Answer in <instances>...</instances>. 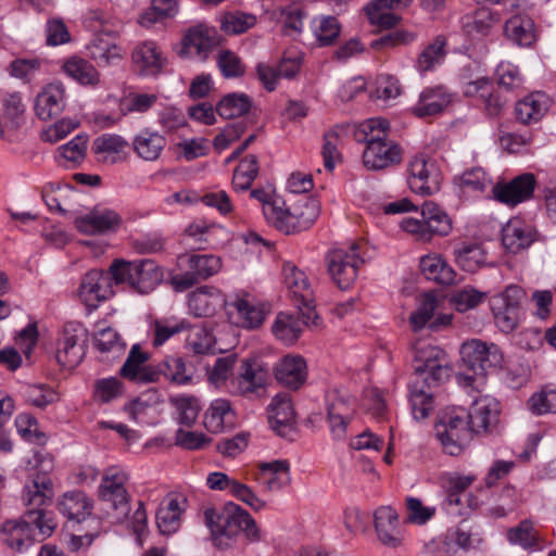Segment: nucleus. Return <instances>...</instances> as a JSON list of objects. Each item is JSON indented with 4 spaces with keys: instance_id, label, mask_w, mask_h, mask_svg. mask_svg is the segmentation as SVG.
Wrapping results in <instances>:
<instances>
[{
    "instance_id": "obj_1",
    "label": "nucleus",
    "mask_w": 556,
    "mask_h": 556,
    "mask_svg": "<svg viewBox=\"0 0 556 556\" xmlns=\"http://www.w3.org/2000/svg\"><path fill=\"white\" fill-rule=\"evenodd\" d=\"M54 496L53 482L45 473H37L24 486L22 500L25 514L17 519L5 520L0 527L2 543L14 552L27 549L36 540L50 536L56 523L45 510Z\"/></svg>"
},
{
    "instance_id": "obj_2",
    "label": "nucleus",
    "mask_w": 556,
    "mask_h": 556,
    "mask_svg": "<svg viewBox=\"0 0 556 556\" xmlns=\"http://www.w3.org/2000/svg\"><path fill=\"white\" fill-rule=\"evenodd\" d=\"M409 382V402L416 420L427 418L433 408L432 388L446 381L452 372L446 353L432 345L420 348L413 361Z\"/></svg>"
},
{
    "instance_id": "obj_3",
    "label": "nucleus",
    "mask_w": 556,
    "mask_h": 556,
    "mask_svg": "<svg viewBox=\"0 0 556 556\" xmlns=\"http://www.w3.org/2000/svg\"><path fill=\"white\" fill-rule=\"evenodd\" d=\"M250 195L262 203L266 222L286 235L308 229L320 212L319 202L312 198L305 197L287 207L285 200L264 189H253Z\"/></svg>"
},
{
    "instance_id": "obj_4",
    "label": "nucleus",
    "mask_w": 556,
    "mask_h": 556,
    "mask_svg": "<svg viewBox=\"0 0 556 556\" xmlns=\"http://www.w3.org/2000/svg\"><path fill=\"white\" fill-rule=\"evenodd\" d=\"M204 519L218 545H227L228 543L224 542V539L230 540L240 531H243L251 541L261 540L260 529L255 520L247 510L235 503L226 504L222 511L214 508L205 509Z\"/></svg>"
},
{
    "instance_id": "obj_5",
    "label": "nucleus",
    "mask_w": 556,
    "mask_h": 556,
    "mask_svg": "<svg viewBox=\"0 0 556 556\" xmlns=\"http://www.w3.org/2000/svg\"><path fill=\"white\" fill-rule=\"evenodd\" d=\"M389 128V122L381 117L368 118L361 125L366 141L363 161L367 168L382 169L400 163L401 149L393 141L388 140Z\"/></svg>"
},
{
    "instance_id": "obj_6",
    "label": "nucleus",
    "mask_w": 556,
    "mask_h": 556,
    "mask_svg": "<svg viewBox=\"0 0 556 556\" xmlns=\"http://www.w3.org/2000/svg\"><path fill=\"white\" fill-rule=\"evenodd\" d=\"M463 364L473 372V376L458 374L457 382L465 388L477 389V382L481 383L484 375L491 368L502 365L503 353L494 343H486L479 339L464 342L459 350Z\"/></svg>"
},
{
    "instance_id": "obj_7",
    "label": "nucleus",
    "mask_w": 556,
    "mask_h": 556,
    "mask_svg": "<svg viewBox=\"0 0 556 556\" xmlns=\"http://www.w3.org/2000/svg\"><path fill=\"white\" fill-rule=\"evenodd\" d=\"M127 473L116 467L108 468L98 486V498L111 522H123L129 515V494L126 489Z\"/></svg>"
},
{
    "instance_id": "obj_8",
    "label": "nucleus",
    "mask_w": 556,
    "mask_h": 556,
    "mask_svg": "<svg viewBox=\"0 0 556 556\" xmlns=\"http://www.w3.org/2000/svg\"><path fill=\"white\" fill-rule=\"evenodd\" d=\"M468 412L465 408H451L443 412L435 424V435L444 453L460 455L472 439Z\"/></svg>"
},
{
    "instance_id": "obj_9",
    "label": "nucleus",
    "mask_w": 556,
    "mask_h": 556,
    "mask_svg": "<svg viewBox=\"0 0 556 556\" xmlns=\"http://www.w3.org/2000/svg\"><path fill=\"white\" fill-rule=\"evenodd\" d=\"M420 215V219L404 218L401 222L402 229L421 241H430L433 236H447L452 231L451 217L437 203L424 202Z\"/></svg>"
},
{
    "instance_id": "obj_10",
    "label": "nucleus",
    "mask_w": 556,
    "mask_h": 556,
    "mask_svg": "<svg viewBox=\"0 0 556 556\" xmlns=\"http://www.w3.org/2000/svg\"><path fill=\"white\" fill-rule=\"evenodd\" d=\"M327 269L333 282L342 290L349 289L358 276V267L364 263L361 244L352 243L331 250L326 256Z\"/></svg>"
},
{
    "instance_id": "obj_11",
    "label": "nucleus",
    "mask_w": 556,
    "mask_h": 556,
    "mask_svg": "<svg viewBox=\"0 0 556 556\" xmlns=\"http://www.w3.org/2000/svg\"><path fill=\"white\" fill-rule=\"evenodd\" d=\"M179 261L187 270L172 277V283L176 291H185L198 281L217 274L222 268L220 258L213 254L182 255Z\"/></svg>"
},
{
    "instance_id": "obj_12",
    "label": "nucleus",
    "mask_w": 556,
    "mask_h": 556,
    "mask_svg": "<svg viewBox=\"0 0 556 556\" xmlns=\"http://www.w3.org/2000/svg\"><path fill=\"white\" fill-rule=\"evenodd\" d=\"M525 291L515 285L508 286L502 293L491 300L495 324L503 332H511L521 317V302Z\"/></svg>"
},
{
    "instance_id": "obj_13",
    "label": "nucleus",
    "mask_w": 556,
    "mask_h": 556,
    "mask_svg": "<svg viewBox=\"0 0 556 556\" xmlns=\"http://www.w3.org/2000/svg\"><path fill=\"white\" fill-rule=\"evenodd\" d=\"M326 419L332 437L342 440L346 435L348 425L356 409L355 400L339 390H330L325 395Z\"/></svg>"
},
{
    "instance_id": "obj_14",
    "label": "nucleus",
    "mask_w": 556,
    "mask_h": 556,
    "mask_svg": "<svg viewBox=\"0 0 556 556\" xmlns=\"http://www.w3.org/2000/svg\"><path fill=\"white\" fill-rule=\"evenodd\" d=\"M86 328L75 321L66 323L63 327L56 351L60 365L74 368L80 364L86 355Z\"/></svg>"
},
{
    "instance_id": "obj_15",
    "label": "nucleus",
    "mask_w": 556,
    "mask_h": 556,
    "mask_svg": "<svg viewBox=\"0 0 556 556\" xmlns=\"http://www.w3.org/2000/svg\"><path fill=\"white\" fill-rule=\"evenodd\" d=\"M407 172V182L413 192L429 195L440 190L442 177L433 160L416 155L408 163Z\"/></svg>"
},
{
    "instance_id": "obj_16",
    "label": "nucleus",
    "mask_w": 556,
    "mask_h": 556,
    "mask_svg": "<svg viewBox=\"0 0 556 556\" xmlns=\"http://www.w3.org/2000/svg\"><path fill=\"white\" fill-rule=\"evenodd\" d=\"M318 315L315 313L314 307L299 309L296 314L280 312L271 326V331L275 338L286 345L294 344L304 326H317Z\"/></svg>"
},
{
    "instance_id": "obj_17",
    "label": "nucleus",
    "mask_w": 556,
    "mask_h": 556,
    "mask_svg": "<svg viewBox=\"0 0 556 556\" xmlns=\"http://www.w3.org/2000/svg\"><path fill=\"white\" fill-rule=\"evenodd\" d=\"M121 223L122 217L117 212L102 206H96L74 220L76 229L86 236H100L116 231Z\"/></svg>"
},
{
    "instance_id": "obj_18",
    "label": "nucleus",
    "mask_w": 556,
    "mask_h": 556,
    "mask_svg": "<svg viewBox=\"0 0 556 556\" xmlns=\"http://www.w3.org/2000/svg\"><path fill=\"white\" fill-rule=\"evenodd\" d=\"M535 178L533 174L526 173L519 175L508 182L500 181L492 186L491 192L494 200L515 206L533 194Z\"/></svg>"
},
{
    "instance_id": "obj_19",
    "label": "nucleus",
    "mask_w": 556,
    "mask_h": 556,
    "mask_svg": "<svg viewBox=\"0 0 556 556\" xmlns=\"http://www.w3.org/2000/svg\"><path fill=\"white\" fill-rule=\"evenodd\" d=\"M217 45L218 37L214 28L194 26L185 34L179 55L203 61Z\"/></svg>"
},
{
    "instance_id": "obj_20",
    "label": "nucleus",
    "mask_w": 556,
    "mask_h": 556,
    "mask_svg": "<svg viewBox=\"0 0 556 556\" xmlns=\"http://www.w3.org/2000/svg\"><path fill=\"white\" fill-rule=\"evenodd\" d=\"M268 380V369L258 359H244L232 381L236 392L243 396L258 393Z\"/></svg>"
},
{
    "instance_id": "obj_21",
    "label": "nucleus",
    "mask_w": 556,
    "mask_h": 556,
    "mask_svg": "<svg viewBox=\"0 0 556 556\" xmlns=\"http://www.w3.org/2000/svg\"><path fill=\"white\" fill-rule=\"evenodd\" d=\"M463 92L466 97L478 98L485 113L491 117L498 116L507 102L486 77L465 83Z\"/></svg>"
},
{
    "instance_id": "obj_22",
    "label": "nucleus",
    "mask_w": 556,
    "mask_h": 556,
    "mask_svg": "<svg viewBox=\"0 0 556 556\" xmlns=\"http://www.w3.org/2000/svg\"><path fill=\"white\" fill-rule=\"evenodd\" d=\"M135 71L141 76H156L166 64V58L160 47L151 40L138 43L131 53Z\"/></svg>"
},
{
    "instance_id": "obj_23",
    "label": "nucleus",
    "mask_w": 556,
    "mask_h": 556,
    "mask_svg": "<svg viewBox=\"0 0 556 556\" xmlns=\"http://www.w3.org/2000/svg\"><path fill=\"white\" fill-rule=\"evenodd\" d=\"M378 540L388 547H397L404 540L397 513L390 506H381L374 514Z\"/></svg>"
},
{
    "instance_id": "obj_24",
    "label": "nucleus",
    "mask_w": 556,
    "mask_h": 556,
    "mask_svg": "<svg viewBox=\"0 0 556 556\" xmlns=\"http://www.w3.org/2000/svg\"><path fill=\"white\" fill-rule=\"evenodd\" d=\"M148 358V354L141 351L139 344L132 345L119 370V375L139 384L156 381L159 379V371L147 364Z\"/></svg>"
},
{
    "instance_id": "obj_25",
    "label": "nucleus",
    "mask_w": 556,
    "mask_h": 556,
    "mask_svg": "<svg viewBox=\"0 0 556 556\" xmlns=\"http://www.w3.org/2000/svg\"><path fill=\"white\" fill-rule=\"evenodd\" d=\"M500 404L495 399L483 396L475 400L468 413L469 427L472 433H491L498 420Z\"/></svg>"
},
{
    "instance_id": "obj_26",
    "label": "nucleus",
    "mask_w": 556,
    "mask_h": 556,
    "mask_svg": "<svg viewBox=\"0 0 556 556\" xmlns=\"http://www.w3.org/2000/svg\"><path fill=\"white\" fill-rule=\"evenodd\" d=\"M268 420L278 435L290 438L293 434L294 409L289 393H279L271 400Z\"/></svg>"
},
{
    "instance_id": "obj_27",
    "label": "nucleus",
    "mask_w": 556,
    "mask_h": 556,
    "mask_svg": "<svg viewBox=\"0 0 556 556\" xmlns=\"http://www.w3.org/2000/svg\"><path fill=\"white\" fill-rule=\"evenodd\" d=\"M186 506V497L176 494H169L161 502L155 515L160 533L170 535L178 531Z\"/></svg>"
},
{
    "instance_id": "obj_28",
    "label": "nucleus",
    "mask_w": 556,
    "mask_h": 556,
    "mask_svg": "<svg viewBox=\"0 0 556 556\" xmlns=\"http://www.w3.org/2000/svg\"><path fill=\"white\" fill-rule=\"evenodd\" d=\"M65 87L60 81L47 85L36 97L35 111L41 121H50L65 108Z\"/></svg>"
},
{
    "instance_id": "obj_29",
    "label": "nucleus",
    "mask_w": 556,
    "mask_h": 556,
    "mask_svg": "<svg viewBox=\"0 0 556 556\" xmlns=\"http://www.w3.org/2000/svg\"><path fill=\"white\" fill-rule=\"evenodd\" d=\"M226 305L230 321L239 327L254 329L265 319L264 307L245 298H236Z\"/></svg>"
},
{
    "instance_id": "obj_30",
    "label": "nucleus",
    "mask_w": 556,
    "mask_h": 556,
    "mask_svg": "<svg viewBox=\"0 0 556 556\" xmlns=\"http://www.w3.org/2000/svg\"><path fill=\"white\" fill-rule=\"evenodd\" d=\"M109 280V276L97 269L84 276L78 295L87 307L96 308L100 302L108 299L111 293Z\"/></svg>"
},
{
    "instance_id": "obj_31",
    "label": "nucleus",
    "mask_w": 556,
    "mask_h": 556,
    "mask_svg": "<svg viewBox=\"0 0 556 556\" xmlns=\"http://www.w3.org/2000/svg\"><path fill=\"white\" fill-rule=\"evenodd\" d=\"M224 303L222 292L212 286L200 287L188 295V308L194 317L212 316Z\"/></svg>"
},
{
    "instance_id": "obj_32",
    "label": "nucleus",
    "mask_w": 556,
    "mask_h": 556,
    "mask_svg": "<svg viewBox=\"0 0 556 556\" xmlns=\"http://www.w3.org/2000/svg\"><path fill=\"white\" fill-rule=\"evenodd\" d=\"M413 0H372L365 8V14L370 24L380 28L395 26L400 17L390 10L407 8Z\"/></svg>"
},
{
    "instance_id": "obj_33",
    "label": "nucleus",
    "mask_w": 556,
    "mask_h": 556,
    "mask_svg": "<svg viewBox=\"0 0 556 556\" xmlns=\"http://www.w3.org/2000/svg\"><path fill=\"white\" fill-rule=\"evenodd\" d=\"M452 101V93L443 86L429 87L420 93L412 111L418 117L432 116L441 113Z\"/></svg>"
},
{
    "instance_id": "obj_34",
    "label": "nucleus",
    "mask_w": 556,
    "mask_h": 556,
    "mask_svg": "<svg viewBox=\"0 0 556 556\" xmlns=\"http://www.w3.org/2000/svg\"><path fill=\"white\" fill-rule=\"evenodd\" d=\"M58 509L68 520L81 522L91 516L93 500L83 491H68L58 500Z\"/></svg>"
},
{
    "instance_id": "obj_35",
    "label": "nucleus",
    "mask_w": 556,
    "mask_h": 556,
    "mask_svg": "<svg viewBox=\"0 0 556 556\" xmlns=\"http://www.w3.org/2000/svg\"><path fill=\"white\" fill-rule=\"evenodd\" d=\"M549 104L551 100L546 93L532 92L516 103V118L525 125L538 123L547 113Z\"/></svg>"
},
{
    "instance_id": "obj_36",
    "label": "nucleus",
    "mask_w": 556,
    "mask_h": 556,
    "mask_svg": "<svg viewBox=\"0 0 556 556\" xmlns=\"http://www.w3.org/2000/svg\"><path fill=\"white\" fill-rule=\"evenodd\" d=\"M283 281L295 296L299 309H302V306L305 308L314 307L312 305L313 291L304 271L292 263H286L283 265Z\"/></svg>"
},
{
    "instance_id": "obj_37",
    "label": "nucleus",
    "mask_w": 556,
    "mask_h": 556,
    "mask_svg": "<svg viewBox=\"0 0 556 556\" xmlns=\"http://www.w3.org/2000/svg\"><path fill=\"white\" fill-rule=\"evenodd\" d=\"M306 363L301 356L287 355L275 366V377L283 386L299 389L306 380Z\"/></svg>"
},
{
    "instance_id": "obj_38",
    "label": "nucleus",
    "mask_w": 556,
    "mask_h": 556,
    "mask_svg": "<svg viewBox=\"0 0 556 556\" xmlns=\"http://www.w3.org/2000/svg\"><path fill=\"white\" fill-rule=\"evenodd\" d=\"M131 147L139 159L154 162L166 147V139L157 131L144 128L134 137Z\"/></svg>"
},
{
    "instance_id": "obj_39",
    "label": "nucleus",
    "mask_w": 556,
    "mask_h": 556,
    "mask_svg": "<svg viewBox=\"0 0 556 556\" xmlns=\"http://www.w3.org/2000/svg\"><path fill=\"white\" fill-rule=\"evenodd\" d=\"M533 240V229L521 219H510L502 229V243L511 253L527 249Z\"/></svg>"
},
{
    "instance_id": "obj_40",
    "label": "nucleus",
    "mask_w": 556,
    "mask_h": 556,
    "mask_svg": "<svg viewBox=\"0 0 556 556\" xmlns=\"http://www.w3.org/2000/svg\"><path fill=\"white\" fill-rule=\"evenodd\" d=\"M235 424V412L226 399H216L211 402L204 414L203 425L213 433L222 432Z\"/></svg>"
},
{
    "instance_id": "obj_41",
    "label": "nucleus",
    "mask_w": 556,
    "mask_h": 556,
    "mask_svg": "<svg viewBox=\"0 0 556 556\" xmlns=\"http://www.w3.org/2000/svg\"><path fill=\"white\" fill-rule=\"evenodd\" d=\"M87 49L89 56L100 67L115 65L123 59L122 48L104 36L93 38Z\"/></svg>"
},
{
    "instance_id": "obj_42",
    "label": "nucleus",
    "mask_w": 556,
    "mask_h": 556,
    "mask_svg": "<svg viewBox=\"0 0 556 556\" xmlns=\"http://www.w3.org/2000/svg\"><path fill=\"white\" fill-rule=\"evenodd\" d=\"M420 270L428 280L442 285L455 282V271L440 255L432 254L421 257Z\"/></svg>"
},
{
    "instance_id": "obj_43",
    "label": "nucleus",
    "mask_w": 556,
    "mask_h": 556,
    "mask_svg": "<svg viewBox=\"0 0 556 556\" xmlns=\"http://www.w3.org/2000/svg\"><path fill=\"white\" fill-rule=\"evenodd\" d=\"M163 279V273L153 260L136 261L134 288L140 293H149Z\"/></svg>"
},
{
    "instance_id": "obj_44",
    "label": "nucleus",
    "mask_w": 556,
    "mask_h": 556,
    "mask_svg": "<svg viewBox=\"0 0 556 556\" xmlns=\"http://www.w3.org/2000/svg\"><path fill=\"white\" fill-rule=\"evenodd\" d=\"M263 483L268 491H278L290 482V466L288 460L262 463L260 466Z\"/></svg>"
},
{
    "instance_id": "obj_45",
    "label": "nucleus",
    "mask_w": 556,
    "mask_h": 556,
    "mask_svg": "<svg viewBox=\"0 0 556 556\" xmlns=\"http://www.w3.org/2000/svg\"><path fill=\"white\" fill-rule=\"evenodd\" d=\"M506 36L521 47H530L535 40L534 24L530 17L515 15L505 24Z\"/></svg>"
},
{
    "instance_id": "obj_46",
    "label": "nucleus",
    "mask_w": 556,
    "mask_h": 556,
    "mask_svg": "<svg viewBox=\"0 0 556 556\" xmlns=\"http://www.w3.org/2000/svg\"><path fill=\"white\" fill-rule=\"evenodd\" d=\"M64 73L81 85H96L99 83V73L87 60L79 56L67 59L62 66Z\"/></svg>"
},
{
    "instance_id": "obj_47",
    "label": "nucleus",
    "mask_w": 556,
    "mask_h": 556,
    "mask_svg": "<svg viewBox=\"0 0 556 556\" xmlns=\"http://www.w3.org/2000/svg\"><path fill=\"white\" fill-rule=\"evenodd\" d=\"M251 98L245 93L232 92L224 96L216 105V112L223 118H236L250 112Z\"/></svg>"
},
{
    "instance_id": "obj_48",
    "label": "nucleus",
    "mask_w": 556,
    "mask_h": 556,
    "mask_svg": "<svg viewBox=\"0 0 556 556\" xmlns=\"http://www.w3.org/2000/svg\"><path fill=\"white\" fill-rule=\"evenodd\" d=\"M177 12L178 0H152L151 8L140 15L139 23L143 27H150L165 18L174 17Z\"/></svg>"
},
{
    "instance_id": "obj_49",
    "label": "nucleus",
    "mask_w": 556,
    "mask_h": 556,
    "mask_svg": "<svg viewBox=\"0 0 556 556\" xmlns=\"http://www.w3.org/2000/svg\"><path fill=\"white\" fill-rule=\"evenodd\" d=\"M457 264L466 271H476L485 262V253L478 244H462L454 251Z\"/></svg>"
},
{
    "instance_id": "obj_50",
    "label": "nucleus",
    "mask_w": 556,
    "mask_h": 556,
    "mask_svg": "<svg viewBox=\"0 0 556 556\" xmlns=\"http://www.w3.org/2000/svg\"><path fill=\"white\" fill-rule=\"evenodd\" d=\"M186 348L194 354H207L212 351L215 339L212 332L203 326H190L187 329Z\"/></svg>"
},
{
    "instance_id": "obj_51",
    "label": "nucleus",
    "mask_w": 556,
    "mask_h": 556,
    "mask_svg": "<svg viewBox=\"0 0 556 556\" xmlns=\"http://www.w3.org/2000/svg\"><path fill=\"white\" fill-rule=\"evenodd\" d=\"M529 410L536 415L556 413V389L544 387L533 393L527 402Z\"/></svg>"
},
{
    "instance_id": "obj_52",
    "label": "nucleus",
    "mask_w": 556,
    "mask_h": 556,
    "mask_svg": "<svg viewBox=\"0 0 556 556\" xmlns=\"http://www.w3.org/2000/svg\"><path fill=\"white\" fill-rule=\"evenodd\" d=\"M94 346L101 354H112V358L121 356L125 351V343L112 328L102 329L94 336Z\"/></svg>"
},
{
    "instance_id": "obj_53",
    "label": "nucleus",
    "mask_w": 556,
    "mask_h": 556,
    "mask_svg": "<svg viewBox=\"0 0 556 556\" xmlns=\"http://www.w3.org/2000/svg\"><path fill=\"white\" fill-rule=\"evenodd\" d=\"M507 539L514 545H520L525 549L539 545L538 533L530 520H522L517 527L507 531Z\"/></svg>"
},
{
    "instance_id": "obj_54",
    "label": "nucleus",
    "mask_w": 556,
    "mask_h": 556,
    "mask_svg": "<svg viewBox=\"0 0 556 556\" xmlns=\"http://www.w3.org/2000/svg\"><path fill=\"white\" fill-rule=\"evenodd\" d=\"M124 394V384L116 377L98 379L93 384V396L99 403H110Z\"/></svg>"
},
{
    "instance_id": "obj_55",
    "label": "nucleus",
    "mask_w": 556,
    "mask_h": 556,
    "mask_svg": "<svg viewBox=\"0 0 556 556\" xmlns=\"http://www.w3.org/2000/svg\"><path fill=\"white\" fill-rule=\"evenodd\" d=\"M189 328V323L187 320H172V319H162L156 320L153 326V340L152 343L154 346H161L173 336L185 331Z\"/></svg>"
},
{
    "instance_id": "obj_56",
    "label": "nucleus",
    "mask_w": 556,
    "mask_h": 556,
    "mask_svg": "<svg viewBox=\"0 0 556 556\" xmlns=\"http://www.w3.org/2000/svg\"><path fill=\"white\" fill-rule=\"evenodd\" d=\"M459 180L464 190L472 192H484L488 188L494 186L491 177L481 167L465 170Z\"/></svg>"
},
{
    "instance_id": "obj_57",
    "label": "nucleus",
    "mask_w": 556,
    "mask_h": 556,
    "mask_svg": "<svg viewBox=\"0 0 556 556\" xmlns=\"http://www.w3.org/2000/svg\"><path fill=\"white\" fill-rule=\"evenodd\" d=\"M486 299V293L478 291L471 287H465L459 290H455L452 294L451 301L455 308L465 313L469 309L476 308Z\"/></svg>"
},
{
    "instance_id": "obj_58",
    "label": "nucleus",
    "mask_w": 556,
    "mask_h": 556,
    "mask_svg": "<svg viewBox=\"0 0 556 556\" xmlns=\"http://www.w3.org/2000/svg\"><path fill=\"white\" fill-rule=\"evenodd\" d=\"M255 22L254 15L243 12H228L223 15L220 25L227 34L236 35L247 31L254 26Z\"/></svg>"
},
{
    "instance_id": "obj_59",
    "label": "nucleus",
    "mask_w": 556,
    "mask_h": 556,
    "mask_svg": "<svg viewBox=\"0 0 556 556\" xmlns=\"http://www.w3.org/2000/svg\"><path fill=\"white\" fill-rule=\"evenodd\" d=\"M438 307V300L432 293H427L418 308L410 315L409 321L415 331L424 328L431 320Z\"/></svg>"
},
{
    "instance_id": "obj_60",
    "label": "nucleus",
    "mask_w": 556,
    "mask_h": 556,
    "mask_svg": "<svg viewBox=\"0 0 556 556\" xmlns=\"http://www.w3.org/2000/svg\"><path fill=\"white\" fill-rule=\"evenodd\" d=\"M161 370L168 380L177 384H186L192 378V374L188 372L184 359L178 356L167 357Z\"/></svg>"
},
{
    "instance_id": "obj_61",
    "label": "nucleus",
    "mask_w": 556,
    "mask_h": 556,
    "mask_svg": "<svg viewBox=\"0 0 556 556\" xmlns=\"http://www.w3.org/2000/svg\"><path fill=\"white\" fill-rule=\"evenodd\" d=\"M445 40L441 37L429 45L419 55L417 67L420 72L431 70L435 64L440 63L445 54Z\"/></svg>"
},
{
    "instance_id": "obj_62",
    "label": "nucleus",
    "mask_w": 556,
    "mask_h": 556,
    "mask_svg": "<svg viewBox=\"0 0 556 556\" xmlns=\"http://www.w3.org/2000/svg\"><path fill=\"white\" fill-rule=\"evenodd\" d=\"M247 130V122L241 119L227 124L222 131L215 136L213 144L218 151L227 149L233 141L238 140Z\"/></svg>"
},
{
    "instance_id": "obj_63",
    "label": "nucleus",
    "mask_w": 556,
    "mask_h": 556,
    "mask_svg": "<svg viewBox=\"0 0 556 556\" xmlns=\"http://www.w3.org/2000/svg\"><path fill=\"white\" fill-rule=\"evenodd\" d=\"M500 22V15L489 8H480L472 16L471 23L467 25L468 31H476L480 35H486L490 29Z\"/></svg>"
},
{
    "instance_id": "obj_64",
    "label": "nucleus",
    "mask_w": 556,
    "mask_h": 556,
    "mask_svg": "<svg viewBox=\"0 0 556 556\" xmlns=\"http://www.w3.org/2000/svg\"><path fill=\"white\" fill-rule=\"evenodd\" d=\"M319 46L331 45L340 34V24L333 16H325L318 21L314 30Z\"/></svg>"
}]
</instances>
